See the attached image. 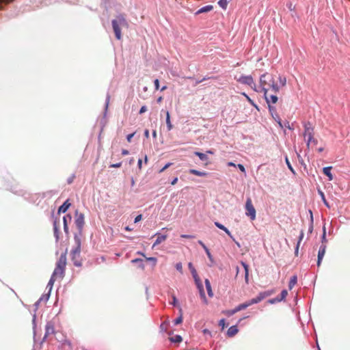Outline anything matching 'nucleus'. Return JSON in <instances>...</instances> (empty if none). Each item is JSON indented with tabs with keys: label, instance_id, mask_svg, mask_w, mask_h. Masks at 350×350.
<instances>
[{
	"label": "nucleus",
	"instance_id": "nucleus-15",
	"mask_svg": "<svg viewBox=\"0 0 350 350\" xmlns=\"http://www.w3.org/2000/svg\"><path fill=\"white\" fill-rule=\"evenodd\" d=\"M241 265L244 268L245 270V282L248 284L249 282V266L244 262H241Z\"/></svg>",
	"mask_w": 350,
	"mask_h": 350
},
{
	"label": "nucleus",
	"instance_id": "nucleus-4",
	"mask_svg": "<svg viewBox=\"0 0 350 350\" xmlns=\"http://www.w3.org/2000/svg\"><path fill=\"white\" fill-rule=\"evenodd\" d=\"M66 251L64 253H62L56 263V267L53 271L52 275L53 278H56L57 279H62L64 277L65 269L66 266Z\"/></svg>",
	"mask_w": 350,
	"mask_h": 350
},
{
	"label": "nucleus",
	"instance_id": "nucleus-1",
	"mask_svg": "<svg viewBox=\"0 0 350 350\" xmlns=\"http://www.w3.org/2000/svg\"><path fill=\"white\" fill-rule=\"evenodd\" d=\"M260 85L264 95H266L269 90L276 93L278 92L280 90L273 76L268 72L260 76Z\"/></svg>",
	"mask_w": 350,
	"mask_h": 350
},
{
	"label": "nucleus",
	"instance_id": "nucleus-57",
	"mask_svg": "<svg viewBox=\"0 0 350 350\" xmlns=\"http://www.w3.org/2000/svg\"><path fill=\"white\" fill-rule=\"evenodd\" d=\"M129 151H128L127 150L123 149V150H122V154L123 156L127 155V154H129Z\"/></svg>",
	"mask_w": 350,
	"mask_h": 350
},
{
	"label": "nucleus",
	"instance_id": "nucleus-42",
	"mask_svg": "<svg viewBox=\"0 0 350 350\" xmlns=\"http://www.w3.org/2000/svg\"><path fill=\"white\" fill-rule=\"evenodd\" d=\"M67 218H68L69 220H70L71 219V216L70 215H67L66 216L64 217V218H63L64 226V225H68Z\"/></svg>",
	"mask_w": 350,
	"mask_h": 350
},
{
	"label": "nucleus",
	"instance_id": "nucleus-24",
	"mask_svg": "<svg viewBox=\"0 0 350 350\" xmlns=\"http://www.w3.org/2000/svg\"><path fill=\"white\" fill-rule=\"evenodd\" d=\"M297 275H293L291 278V280L289 281V284H288V288L290 290H291L294 286L297 283Z\"/></svg>",
	"mask_w": 350,
	"mask_h": 350
},
{
	"label": "nucleus",
	"instance_id": "nucleus-3",
	"mask_svg": "<svg viewBox=\"0 0 350 350\" xmlns=\"http://www.w3.org/2000/svg\"><path fill=\"white\" fill-rule=\"evenodd\" d=\"M111 24L116 38L118 40H121L122 33L120 27H129V23L126 20L124 14H119L117 16L116 18L112 21Z\"/></svg>",
	"mask_w": 350,
	"mask_h": 350
},
{
	"label": "nucleus",
	"instance_id": "nucleus-33",
	"mask_svg": "<svg viewBox=\"0 0 350 350\" xmlns=\"http://www.w3.org/2000/svg\"><path fill=\"white\" fill-rule=\"evenodd\" d=\"M180 316L174 320V325H178L183 322V316H182V310L180 309Z\"/></svg>",
	"mask_w": 350,
	"mask_h": 350
},
{
	"label": "nucleus",
	"instance_id": "nucleus-21",
	"mask_svg": "<svg viewBox=\"0 0 350 350\" xmlns=\"http://www.w3.org/2000/svg\"><path fill=\"white\" fill-rule=\"evenodd\" d=\"M205 285L207 290L208 295L210 297H212L213 296V292L211 288V282L208 279H206L205 281Z\"/></svg>",
	"mask_w": 350,
	"mask_h": 350
},
{
	"label": "nucleus",
	"instance_id": "nucleus-6",
	"mask_svg": "<svg viewBox=\"0 0 350 350\" xmlns=\"http://www.w3.org/2000/svg\"><path fill=\"white\" fill-rule=\"evenodd\" d=\"M304 138L307 140V146H309L311 144L316 145L317 141L314 138V127L310 122L304 124Z\"/></svg>",
	"mask_w": 350,
	"mask_h": 350
},
{
	"label": "nucleus",
	"instance_id": "nucleus-31",
	"mask_svg": "<svg viewBox=\"0 0 350 350\" xmlns=\"http://www.w3.org/2000/svg\"><path fill=\"white\" fill-rule=\"evenodd\" d=\"M223 313L226 315V316H232L233 314H234L235 313H237V311H235V308H234L233 310H225V311H223Z\"/></svg>",
	"mask_w": 350,
	"mask_h": 350
},
{
	"label": "nucleus",
	"instance_id": "nucleus-25",
	"mask_svg": "<svg viewBox=\"0 0 350 350\" xmlns=\"http://www.w3.org/2000/svg\"><path fill=\"white\" fill-rule=\"evenodd\" d=\"M195 155L198 156L200 160L202 161H207L208 160V157L206 154L204 153H202V152H194Z\"/></svg>",
	"mask_w": 350,
	"mask_h": 350
},
{
	"label": "nucleus",
	"instance_id": "nucleus-20",
	"mask_svg": "<svg viewBox=\"0 0 350 350\" xmlns=\"http://www.w3.org/2000/svg\"><path fill=\"white\" fill-rule=\"evenodd\" d=\"M213 9V5H208L204 6V7L201 8L200 10H198L197 11L196 14H201V13H204V12H208L211 11Z\"/></svg>",
	"mask_w": 350,
	"mask_h": 350
},
{
	"label": "nucleus",
	"instance_id": "nucleus-41",
	"mask_svg": "<svg viewBox=\"0 0 350 350\" xmlns=\"http://www.w3.org/2000/svg\"><path fill=\"white\" fill-rule=\"evenodd\" d=\"M280 301H280V299H279V297H275V298H274V299H269V300L268 301V302H269V304H275V303H277V302H280Z\"/></svg>",
	"mask_w": 350,
	"mask_h": 350
},
{
	"label": "nucleus",
	"instance_id": "nucleus-17",
	"mask_svg": "<svg viewBox=\"0 0 350 350\" xmlns=\"http://www.w3.org/2000/svg\"><path fill=\"white\" fill-rule=\"evenodd\" d=\"M332 168V167L331 166H329V167H325L323 169V174L328 177L329 180H333V175L331 173Z\"/></svg>",
	"mask_w": 350,
	"mask_h": 350
},
{
	"label": "nucleus",
	"instance_id": "nucleus-56",
	"mask_svg": "<svg viewBox=\"0 0 350 350\" xmlns=\"http://www.w3.org/2000/svg\"><path fill=\"white\" fill-rule=\"evenodd\" d=\"M172 299H173V301H172V304L174 306H176V303H177V299H176V297L174 295H173V296H172Z\"/></svg>",
	"mask_w": 350,
	"mask_h": 350
},
{
	"label": "nucleus",
	"instance_id": "nucleus-55",
	"mask_svg": "<svg viewBox=\"0 0 350 350\" xmlns=\"http://www.w3.org/2000/svg\"><path fill=\"white\" fill-rule=\"evenodd\" d=\"M137 165H138L139 169L141 170L142 169V160L141 159H139L138 160Z\"/></svg>",
	"mask_w": 350,
	"mask_h": 350
},
{
	"label": "nucleus",
	"instance_id": "nucleus-38",
	"mask_svg": "<svg viewBox=\"0 0 350 350\" xmlns=\"http://www.w3.org/2000/svg\"><path fill=\"white\" fill-rule=\"evenodd\" d=\"M146 260L148 261H150V262H152L153 263V265L155 266L156 264H157V258H154V257H148V258H146Z\"/></svg>",
	"mask_w": 350,
	"mask_h": 350
},
{
	"label": "nucleus",
	"instance_id": "nucleus-7",
	"mask_svg": "<svg viewBox=\"0 0 350 350\" xmlns=\"http://www.w3.org/2000/svg\"><path fill=\"white\" fill-rule=\"evenodd\" d=\"M191 273H192V275H193V277L194 278V280H195L196 284L197 286V288L199 290L201 298L202 299V300L204 302V304H208V301H207V299H206V295H205V293H204V291L203 285H202V284L201 282V280H200V278L198 277V275L197 274V272H196V270L195 269V268H193V271H191Z\"/></svg>",
	"mask_w": 350,
	"mask_h": 350
},
{
	"label": "nucleus",
	"instance_id": "nucleus-16",
	"mask_svg": "<svg viewBox=\"0 0 350 350\" xmlns=\"http://www.w3.org/2000/svg\"><path fill=\"white\" fill-rule=\"evenodd\" d=\"M70 206V204L68 202V200H67L64 203L59 207L58 213H66Z\"/></svg>",
	"mask_w": 350,
	"mask_h": 350
},
{
	"label": "nucleus",
	"instance_id": "nucleus-59",
	"mask_svg": "<svg viewBox=\"0 0 350 350\" xmlns=\"http://www.w3.org/2000/svg\"><path fill=\"white\" fill-rule=\"evenodd\" d=\"M177 182H178V178H176H176H174L173 179V180L172 181L171 184H172V185H174L175 184H176V183H177Z\"/></svg>",
	"mask_w": 350,
	"mask_h": 350
},
{
	"label": "nucleus",
	"instance_id": "nucleus-53",
	"mask_svg": "<svg viewBox=\"0 0 350 350\" xmlns=\"http://www.w3.org/2000/svg\"><path fill=\"white\" fill-rule=\"evenodd\" d=\"M142 218V215H137L135 218V223H137L138 221H139Z\"/></svg>",
	"mask_w": 350,
	"mask_h": 350
},
{
	"label": "nucleus",
	"instance_id": "nucleus-2",
	"mask_svg": "<svg viewBox=\"0 0 350 350\" xmlns=\"http://www.w3.org/2000/svg\"><path fill=\"white\" fill-rule=\"evenodd\" d=\"M274 293H275L274 290H269V291L260 292L256 297H254L247 301H245V303L238 305L235 308V311H237V312L239 311H241L242 310L247 308V307H249L253 304H258V303L260 302L261 301H262L266 297L271 296Z\"/></svg>",
	"mask_w": 350,
	"mask_h": 350
},
{
	"label": "nucleus",
	"instance_id": "nucleus-64",
	"mask_svg": "<svg viewBox=\"0 0 350 350\" xmlns=\"http://www.w3.org/2000/svg\"><path fill=\"white\" fill-rule=\"evenodd\" d=\"M73 178H74V176H72V178H69V179L68 180V184L72 183V180H73Z\"/></svg>",
	"mask_w": 350,
	"mask_h": 350
},
{
	"label": "nucleus",
	"instance_id": "nucleus-32",
	"mask_svg": "<svg viewBox=\"0 0 350 350\" xmlns=\"http://www.w3.org/2000/svg\"><path fill=\"white\" fill-rule=\"evenodd\" d=\"M56 280H57V278H53V276L51 275V278H50V280H49V281L48 282L47 286L50 287V288H51Z\"/></svg>",
	"mask_w": 350,
	"mask_h": 350
},
{
	"label": "nucleus",
	"instance_id": "nucleus-10",
	"mask_svg": "<svg viewBox=\"0 0 350 350\" xmlns=\"http://www.w3.org/2000/svg\"><path fill=\"white\" fill-rule=\"evenodd\" d=\"M75 223L79 231H81L84 225V215L83 213H79L76 211Z\"/></svg>",
	"mask_w": 350,
	"mask_h": 350
},
{
	"label": "nucleus",
	"instance_id": "nucleus-40",
	"mask_svg": "<svg viewBox=\"0 0 350 350\" xmlns=\"http://www.w3.org/2000/svg\"><path fill=\"white\" fill-rule=\"evenodd\" d=\"M175 267L178 271H180V273L183 272V265L181 262L176 263Z\"/></svg>",
	"mask_w": 350,
	"mask_h": 350
},
{
	"label": "nucleus",
	"instance_id": "nucleus-14",
	"mask_svg": "<svg viewBox=\"0 0 350 350\" xmlns=\"http://www.w3.org/2000/svg\"><path fill=\"white\" fill-rule=\"evenodd\" d=\"M215 225L219 229L224 230L230 238L233 239V237L230 232L221 224L218 221L215 222Z\"/></svg>",
	"mask_w": 350,
	"mask_h": 350
},
{
	"label": "nucleus",
	"instance_id": "nucleus-39",
	"mask_svg": "<svg viewBox=\"0 0 350 350\" xmlns=\"http://www.w3.org/2000/svg\"><path fill=\"white\" fill-rule=\"evenodd\" d=\"M320 194H321V197H322V200H323V203L325 204V205L327 207L329 208V205L328 202H327V200H325V198L324 193H323L322 191H320Z\"/></svg>",
	"mask_w": 350,
	"mask_h": 350
},
{
	"label": "nucleus",
	"instance_id": "nucleus-12",
	"mask_svg": "<svg viewBox=\"0 0 350 350\" xmlns=\"http://www.w3.org/2000/svg\"><path fill=\"white\" fill-rule=\"evenodd\" d=\"M326 252V245L322 244L319 248L317 257V266L320 267L321 261L325 256Z\"/></svg>",
	"mask_w": 350,
	"mask_h": 350
},
{
	"label": "nucleus",
	"instance_id": "nucleus-11",
	"mask_svg": "<svg viewBox=\"0 0 350 350\" xmlns=\"http://www.w3.org/2000/svg\"><path fill=\"white\" fill-rule=\"evenodd\" d=\"M55 325L52 321L47 322L45 326V334L44 339L55 334Z\"/></svg>",
	"mask_w": 350,
	"mask_h": 350
},
{
	"label": "nucleus",
	"instance_id": "nucleus-5",
	"mask_svg": "<svg viewBox=\"0 0 350 350\" xmlns=\"http://www.w3.org/2000/svg\"><path fill=\"white\" fill-rule=\"evenodd\" d=\"M75 247L71 251V259L76 267H80L82 265V260L80 256L81 241L79 236L75 235Z\"/></svg>",
	"mask_w": 350,
	"mask_h": 350
},
{
	"label": "nucleus",
	"instance_id": "nucleus-52",
	"mask_svg": "<svg viewBox=\"0 0 350 350\" xmlns=\"http://www.w3.org/2000/svg\"><path fill=\"white\" fill-rule=\"evenodd\" d=\"M122 165V163H115V164H112L110 165V167H121Z\"/></svg>",
	"mask_w": 350,
	"mask_h": 350
},
{
	"label": "nucleus",
	"instance_id": "nucleus-29",
	"mask_svg": "<svg viewBox=\"0 0 350 350\" xmlns=\"http://www.w3.org/2000/svg\"><path fill=\"white\" fill-rule=\"evenodd\" d=\"M280 84L282 87H284L286 84V78L285 77L280 75L278 77Z\"/></svg>",
	"mask_w": 350,
	"mask_h": 350
},
{
	"label": "nucleus",
	"instance_id": "nucleus-60",
	"mask_svg": "<svg viewBox=\"0 0 350 350\" xmlns=\"http://www.w3.org/2000/svg\"><path fill=\"white\" fill-rule=\"evenodd\" d=\"M142 260L139 258L133 259L131 260L132 263L138 262V261H141Z\"/></svg>",
	"mask_w": 350,
	"mask_h": 350
},
{
	"label": "nucleus",
	"instance_id": "nucleus-50",
	"mask_svg": "<svg viewBox=\"0 0 350 350\" xmlns=\"http://www.w3.org/2000/svg\"><path fill=\"white\" fill-rule=\"evenodd\" d=\"M181 237L185 238V239H192V238H194V236L189 235V234H182Z\"/></svg>",
	"mask_w": 350,
	"mask_h": 350
},
{
	"label": "nucleus",
	"instance_id": "nucleus-30",
	"mask_svg": "<svg viewBox=\"0 0 350 350\" xmlns=\"http://www.w3.org/2000/svg\"><path fill=\"white\" fill-rule=\"evenodd\" d=\"M273 118L277 122V123L278 124L279 126L281 129H282L283 128V125L282 124L281 119H280V116H278V114L275 113V116H273Z\"/></svg>",
	"mask_w": 350,
	"mask_h": 350
},
{
	"label": "nucleus",
	"instance_id": "nucleus-62",
	"mask_svg": "<svg viewBox=\"0 0 350 350\" xmlns=\"http://www.w3.org/2000/svg\"><path fill=\"white\" fill-rule=\"evenodd\" d=\"M188 266H189V269L191 270V271H193V268H194V267H193L192 263H191V262H189V265H188Z\"/></svg>",
	"mask_w": 350,
	"mask_h": 350
},
{
	"label": "nucleus",
	"instance_id": "nucleus-37",
	"mask_svg": "<svg viewBox=\"0 0 350 350\" xmlns=\"http://www.w3.org/2000/svg\"><path fill=\"white\" fill-rule=\"evenodd\" d=\"M285 161H286V165L288 167V169L293 173L295 174V171L291 165V164L290 163L289 161H288V157H286V159H285Z\"/></svg>",
	"mask_w": 350,
	"mask_h": 350
},
{
	"label": "nucleus",
	"instance_id": "nucleus-18",
	"mask_svg": "<svg viewBox=\"0 0 350 350\" xmlns=\"http://www.w3.org/2000/svg\"><path fill=\"white\" fill-rule=\"evenodd\" d=\"M237 332H238L237 327L236 325H232L228 329L227 334H228V336L232 337V336H235L237 334Z\"/></svg>",
	"mask_w": 350,
	"mask_h": 350
},
{
	"label": "nucleus",
	"instance_id": "nucleus-51",
	"mask_svg": "<svg viewBox=\"0 0 350 350\" xmlns=\"http://www.w3.org/2000/svg\"><path fill=\"white\" fill-rule=\"evenodd\" d=\"M147 111V107L146 106H142L139 110V113L142 114Z\"/></svg>",
	"mask_w": 350,
	"mask_h": 350
},
{
	"label": "nucleus",
	"instance_id": "nucleus-61",
	"mask_svg": "<svg viewBox=\"0 0 350 350\" xmlns=\"http://www.w3.org/2000/svg\"><path fill=\"white\" fill-rule=\"evenodd\" d=\"M64 229L65 232L68 233V225H64Z\"/></svg>",
	"mask_w": 350,
	"mask_h": 350
},
{
	"label": "nucleus",
	"instance_id": "nucleus-28",
	"mask_svg": "<svg viewBox=\"0 0 350 350\" xmlns=\"http://www.w3.org/2000/svg\"><path fill=\"white\" fill-rule=\"evenodd\" d=\"M228 3V2L227 0H219L218 1L219 5L224 10H226L227 8Z\"/></svg>",
	"mask_w": 350,
	"mask_h": 350
},
{
	"label": "nucleus",
	"instance_id": "nucleus-19",
	"mask_svg": "<svg viewBox=\"0 0 350 350\" xmlns=\"http://www.w3.org/2000/svg\"><path fill=\"white\" fill-rule=\"evenodd\" d=\"M167 237V235L159 234L157 236V238L155 242L154 243V244L152 245V247H154L156 245H157L160 244L161 243H162L163 241H165Z\"/></svg>",
	"mask_w": 350,
	"mask_h": 350
},
{
	"label": "nucleus",
	"instance_id": "nucleus-27",
	"mask_svg": "<svg viewBox=\"0 0 350 350\" xmlns=\"http://www.w3.org/2000/svg\"><path fill=\"white\" fill-rule=\"evenodd\" d=\"M303 238H304V232L301 231L300 233L299 237L298 243H297L296 248H295V255H297L300 243L302 241Z\"/></svg>",
	"mask_w": 350,
	"mask_h": 350
},
{
	"label": "nucleus",
	"instance_id": "nucleus-9",
	"mask_svg": "<svg viewBox=\"0 0 350 350\" xmlns=\"http://www.w3.org/2000/svg\"><path fill=\"white\" fill-rule=\"evenodd\" d=\"M237 81L240 82L241 83L250 86L254 90L257 91L256 83H254L252 77L250 75H242L239 79H237Z\"/></svg>",
	"mask_w": 350,
	"mask_h": 350
},
{
	"label": "nucleus",
	"instance_id": "nucleus-23",
	"mask_svg": "<svg viewBox=\"0 0 350 350\" xmlns=\"http://www.w3.org/2000/svg\"><path fill=\"white\" fill-rule=\"evenodd\" d=\"M166 124L168 131H171L173 129V125L170 120V115L168 111H166Z\"/></svg>",
	"mask_w": 350,
	"mask_h": 350
},
{
	"label": "nucleus",
	"instance_id": "nucleus-13",
	"mask_svg": "<svg viewBox=\"0 0 350 350\" xmlns=\"http://www.w3.org/2000/svg\"><path fill=\"white\" fill-rule=\"evenodd\" d=\"M264 96L268 105L275 104L278 100V98L276 95H269L268 92L266 95H264Z\"/></svg>",
	"mask_w": 350,
	"mask_h": 350
},
{
	"label": "nucleus",
	"instance_id": "nucleus-36",
	"mask_svg": "<svg viewBox=\"0 0 350 350\" xmlns=\"http://www.w3.org/2000/svg\"><path fill=\"white\" fill-rule=\"evenodd\" d=\"M242 95H243L247 100L253 106L256 107V104L254 103V102L248 96V95H247L245 92H242L241 93Z\"/></svg>",
	"mask_w": 350,
	"mask_h": 350
},
{
	"label": "nucleus",
	"instance_id": "nucleus-8",
	"mask_svg": "<svg viewBox=\"0 0 350 350\" xmlns=\"http://www.w3.org/2000/svg\"><path fill=\"white\" fill-rule=\"evenodd\" d=\"M245 214L247 216L250 217L251 220H254L256 219V209L252 204V200L250 198H247L245 203Z\"/></svg>",
	"mask_w": 350,
	"mask_h": 350
},
{
	"label": "nucleus",
	"instance_id": "nucleus-34",
	"mask_svg": "<svg viewBox=\"0 0 350 350\" xmlns=\"http://www.w3.org/2000/svg\"><path fill=\"white\" fill-rule=\"evenodd\" d=\"M287 295H288L287 291L283 290L280 293V296L279 297V299H280V301L284 300L285 298L286 297Z\"/></svg>",
	"mask_w": 350,
	"mask_h": 350
},
{
	"label": "nucleus",
	"instance_id": "nucleus-47",
	"mask_svg": "<svg viewBox=\"0 0 350 350\" xmlns=\"http://www.w3.org/2000/svg\"><path fill=\"white\" fill-rule=\"evenodd\" d=\"M237 167L242 172L245 173V167L242 164H238Z\"/></svg>",
	"mask_w": 350,
	"mask_h": 350
},
{
	"label": "nucleus",
	"instance_id": "nucleus-22",
	"mask_svg": "<svg viewBox=\"0 0 350 350\" xmlns=\"http://www.w3.org/2000/svg\"><path fill=\"white\" fill-rule=\"evenodd\" d=\"M189 173L191 174H194L198 176H206L208 175V173L206 172H200L197 170L191 169L189 170Z\"/></svg>",
	"mask_w": 350,
	"mask_h": 350
},
{
	"label": "nucleus",
	"instance_id": "nucleus-46",
	"mask_svg": "<svg viewBox=\"0 0 350 350\" xmlns=\"http://www.w3.org/2000/svg\"><path fill=\"white\" fill-rule=\"evenodd\" d=\"M135 132L131 133L126 136V139H127L128 142H131V139L135 135Z\"/></svg>",
	"mask_w": 350,
	"mask_h": 350
},
{
	"label": "nucleus",
	"instance_id": "nucleus-43",
	"mask_svg": "<svg viewBox=\"0 0 350 350\" xmlns=\"http://www.w3.org/2000/svg\"><path fill=\"white\" fill-rule=\"evenodd\" d=\"M225 323H226L225 319H222L219 321V325L221 326L224 329L226 325Z\"/></svg>",
	"mask_w": 350,
	"mask_h": 350
},
{
	"label": "nucleus",
	"instance_id": "nucleus-49",
	"mask_svg": "<svg viewBox=\"0 0 350 350\" xmlns=\"http://www.w3.org/2000/svg\"><path fill=\"white\" fill-rule=\"evenodd\" d=\"M322 242H323V244H325L324 242H326V239H325V227L323 228V236H322Z\"/></svg>",
	"mask_w": 350,
	"mask_h": 350
},
{
	"label": "nucleus",
	"instance_id": "nucleus-48",
	"mask_svg": "<svg viewBox=\"0 0 350 350\" xmlns=\"http://www.w3.org/2000/svg\"><path fill=\"white\" fill-rule=\"evenodd\" d=\"M154 83L155 89L156 90H159V79H155L154 81Z\"/></svg>",
	"mask_w": 350,
	"mask_h": 350
},
{
	"label": "nucleus",
	"instance_id": "nucleus-44",
	"mask_svg": "<svg viewBox=\"0 0 350 350\" xmlns=\"http://www.w3.org/2000/svg\"><path fill=\"white\" fill-rule=\"evenodd\" d=\"M287 7L290 11H294L295 9V5H293L292 3H288Z\"/></svg>",
	"mask_w": 350,
	"mask_h": 350
},
{
	"label": "nucleus",
	"instance_id": "nucleus-54",
	"mask_svg": "<svg viewBox=\"0 0 350 350\" xmlns=\"http://www.w3.org/2000/svg\"><path fill=\"white\" fill-rule=\"evenodd\" d=\"M198 243L204 248V250L208 248L202 241H198Z\"/></svg>",
	"mask_w": 350,
	"mask_h": 350
},
{
	"label": "nucleus",
	"instance_id": "nucleus-63",
	"mask_svg": "<svg viewBox=\"0 0 350 350\" xmlns=\"http://www.w3.org/2000/svg\"><path fill=\"white\" fill-rule=\"evenodd\" d=\"M144 135L146 137H149V131L148 130H146L145 132H144Z\"/></svg>",
	"mask_w": 350,
	"mask_h": 350
},
{
	"label": "nucleus",
	"instance_id": "nucleus-26",
	"mask_svg": "<svg viewBox=\"0 0 350 350\" xmlns=\"http://www.w3.org/2000/svg\"><path fill=\"white\" fill-rule=\"evenodd\" d=\"M170 340L172 342H180L182 341V337L179 335H176L173 337H170Z\"/></svg>",
	"mask_w": 350,
	"mask_h": 350
},
{
	"label": "nucleus",
	"instance_id": "nucleus-35",
	"mask_svg": "<svg viewBox=\"0 0 350 350\" xmlns=\"http://www.w3.org/2000/svg\"><path fill=\"white\" fill-rule=\"evenodd\" d=\"M268 107H269V112H270L271 116L273 117V116H275V113H277L276 109L275 107H273L272 105H268Z\"/></svg>",
	"mask_w": 350,
	"mask_h": 350
},
{
	"label": "nucleus",
	"instance_id": "nucleus-58",
	"mask_svg": "<svg viewBox=\"0 0 350 350\" xmlns=\"http://www.w3.org/2000/svg\"><path fill=\"white\" fill-rule=\"evenodd\" d=\"M205 252L208 256V257L211 259V252L209 251V250L207 248L206 250H205Z\"/></svg>",
	"mask_w": 350,
	"mask_h": 350
},
{
	"label": "nucleus",
	"instance_id": "nucleus-45",
	"mask_svg": "<svg viewBox=\"0 0 350 350\" xmlns=\"http://www.w3.org/2000/svg\"><path fill=\"white\" fill-rule=\"evenodd\" d=\"M172 165L171 163H167L162 169L159 170V172L161 173L164 172L166 169H167Z\"/></svg>",
	"mask_w": 350,
	"mask_h": 350
}]
</instances>
